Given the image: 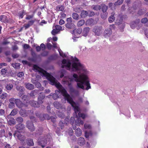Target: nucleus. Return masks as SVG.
Wrapping results in <instances>:
<instances>
[{
  "label": "nucleus",
  "instance_id": "6e6d98bb",
  "mask_svg": "<svg viewBox=\"0 0 148 148\" xmlns=\"http://www.w3.org/2000/svg\"><path fill=\"white\" fill-rule=\"evenodd\" d=\"M17 113V111L15 109H13L10 113V115L14 116Z\"/></svg>",
  "mask_w": 148,
  "mask_h": 148
},
{
  "label": "nucleus",
  "instance_id": "49530a36",
  "mask_svg": "<svg viewBox=\"0 0 148 148\" xmlns=\"http://www.w3.org/2000/svg\"><path fill=\"white\" fill-rule=\"evenodd\" d=\"M101 4L99 5H95L93 6V9L96 11L100 10Z\"/></svg>",
  "mask_w": 148,
  "mask_h": 148
},
{
  "label": "nucleus",
  "instance_id": "6e6552de",
  "mask_svg": "<svg viewBox=\"0 0 148 148\" xmlns=\"http://www.w3.org/2000/svg\"><path fill=\"white\" fill-rule=\"evenodd\" d=\"M102 27L101 26H95L92 29V31L96 35L100 36L102 32Z\"/></svg>",
  "mask_w": 148,
  "mask_h": 148
},
{
  "label": "nucleus",
  "instance_id": "58836bf2",
  "mask_svg": "<svg viewBox=\"0 0 148 148\" xmlns=\"http://www.w3.org/2000/svg\"><path fill=\"white\" fill-rule=\"evenodd\" d=\"M24 11L23 10L19 12L18 14V16H19V18H23L24 16Z\"/></svg>",
  "mask_w": 148,
  "mask_h": 148
},
{
  "label": "nucleus",
  "instance_id": "c03bdc74",
  "mask_svg": "<svg viewBox=\"0 0 148 148\" xmlns=\"http://www.w3.org/2000/svg\"><path fill=\"white\" fill-rule=\"evenodd\" d=\"M45 97V94L41 92L38 97V100H43L44 99Z\"/></svg>",
  "mask_w": 148,
  "mask_h": 148
},
{
  "label": "nucleus",
  "instance_id": "a878e982",
  "mask_svg": "<svg viewBox=\"0 0 148 148\" xmlns=\"http://www.w3.org/2000/svg\"><path fill=\"white\" fill-rule=\"evenodd\" d=\"M25 85L26 88L28 90H32L34 88V86L32 84L29 83H25Z\"/></svg>",
  "mask_w": 148,
  "mask_h": 148
},
{
  "label": "nucleus",
  "instance_id": "c85d7f7f",
  "mask_svg": "<svg viewBox=\"0 0 148 148\" xmlns=\"http://www.w3.org/2000/svg\"><path fill=\"white\" fill-rule=\"evenodd\" d=\"M8 124L10 125H15L16 124V121L13 118H11L8 121Z\"/></svg>",
  "mask_w": 148,
  "mask_h": 148
},
{
  "label": "nucleus",
  "instance_id": "4d7b16f0",
  "mask_svg": "<svg viewBox=\"0 0 148 148\" xmlns=\"http://www.w3.org/2000/svg\"><path fill=\"white\" fill-rule=\"evenodd\" d=\"M56 59V56L54 55H52L49 57L48 59L49 61L54 60Z\"/></svg>",
  "mask_w": 148,
  "mask_h": 148
},
{
  "label": "nucleus",
  "instance_id": "1a4fd4ad",
  "mask_svg": "<svg viewBox=\"0 0 148 148\" xmlns=\"http://www.w3.org/2000/svg\"><path fill=\"white\" fill-rule=\"evenodd\" d=\"M15 103L17 106L20 108H21L23 107H27V106L25 104L23 103L22 102L18 99H15Z\"/></svg>",
  "mask_w": 148,
  "mask_h": 148
},
{
  "label": "nucleus",
  "instance_id": "5701e85b",
  "mask_svg": "<svg viewBox=\"0 0 148 148\" xmlns=\"http://www.w3.org/2000/svg\"><path fill=\"white\" fill-rule=\"evenodd\" d=\"M85 140L82 137H80L78 139V143L80 146H82L85 144Z\"/></svg>",
  "mask_w": 148,
  "mask_h": 148
},
{
  "label": "nucleus",
  "instance_id": "680f3d73",
  "mask_svg": "<svg viewBox=\"0 0 148 148\" xmlns=\"http://www.w3.org/2000/svg\"><path fill=\"white\" fill-rule=\"evenodd\" d=\"M66 71L64 69H63L61 71L60 75V77L61 78H62L64 77V74L66 73Z\"/></svg>",
  "mask_w": 148,
  "mask_h": 148
},
{
  "label": "nucleus",
  "instance_id": "bb28decb",
  "mask_svg": "<svg viewBox=\"0 0 148 148\" xmlns=\"http://www.w3.org/2000/svg\"><path fill=\"white\" fill-rule=\"evenodd\" d=\"M56 10L57 11H63L64 9V7L63 5H57L56 7Z\"/></svg>",
  "mask_w": 148,
  "mask_h": 148
},
{
  "label": "nucleus",
  "instance_id": "b1692460",
  "mask_svg": "<svg viewBox=\"0 0 148 148\" xmlns=\"http://www.w3.org/2000/svg\"><path fill=\"white\" fill-rule=\"evenodd\" d=\"M43 130L42 127H39L37 129L36 132V135L38 136L42 134Z\"/></svg>",
  "mask_w": 148,
  "mask_h": 148
},
{
  "label": "nucleus",
  "instance_id": "72a5a7b5",
  "mask_svg": "<svg viewBox=\"0 0 148 148\" xmlns=\"http://www.w3.org/2000/svg\"><path fill=\"white\" fill-rule=\"evenodd\" d=\"M92 135V133L91 131H86L85 132V136L87 138H88L89 136H91Z\"/></svg>",
  "mask_w": 148,
  "mask_h": 148
},
{
  "label": "nucleus",
  "instance_id": "f3484780",
  "mask_svg": "<svg viewBox=\"0 0 148 148\" xmlns=\"http://www.w3.org/2000/svg\"><path fill=\"white\" fill-rule=\"evenodd\" d=\"M73 104L75 106H77L75 104V102H74V103H73ZM77 107L79 108L78 111L77 112H76V113L75 112V113L73 114V116H74V115H75V114L76 115L78 113V116H79L78 117L79 118H81V117H82L83 119H84L85 118V115L84 114L81 113H80V112H79V108L78 106H77Z\"/></svg>",
  "mask_w": 148,
  "mask_h": 148
},
{
  "label": "nucleus",
  "instance_id": "bf43d9fd",
  "mask_svg": "<svg viewBox=\"0 0 148 148\" xmlns=\"http://www.w3.org/2000/svg\"><path fill=\"white\" fill-rule=\"evenodd\" d=\"M75 30L76 33L79 34H80L82 33V29L81 28H78Z\"/></svg>",
  "mask_w": 148,
  "mask_h": 148
},
{
  "label": "nucleus",
  "instance_id": "603ef678",
  "mask_svg": "<svg viewBox=\"0 0 148 148\" xmlns=\"http://www.w3.org/2000/svg\"><path fill=\"white\" fill-rule=\"evenodd\" d=\"M13 87V86L12 84H9L7 85L6 88L8 90H11L12 89Z\"/></svg>",
  "mask_w": 148,
  "mask_h": 148
},
{
  "label": "nucleus",
  "instance_id": "39448f33",
  "mask_svg": "<svg viewBox=\"0 0 148 148\" xmlns=\"http://www.w3.org/2000/svg\"><path fill=\"white\" fill-rule=\"evenodd\" d=\"M72 18L71 17L66 19L67 23L65 24V26L68 29H74L75 28V25L72 23Z\"/></svg>",
  "mask_w": 148,
  "mask_h": 148
},
{
  "label": "nucleus",
  "instance_id": "c756f323",
  "mask_svg": "<svg viewBox=\"0 0 148 148\" xmlns=\"http://www.w3.org/2000/svg\"><path fill=\"white\" fill-rule=\"evenodd\" d=\"M54 107L56 109H59L61 107L60 103L58 101H55L53 103Z\"/></svg>",
  "mask_w": 148,
  "mask_h": 148
},
{
  "label": "nucleus",
  "instance_id": "69168bd1",
  "mask_svg": "<svg viewBox=\"0 0 148 148\" xmlns=\"http://www.w3.org/2000/svg\"><path fill=\"white\" fill-rule=\"evenodd\" d=\"M58 51L60 56L62 57H66V55H65V54H64L63 55V53L62 51L60 49H58Z\"/></svg>",
  "mask_w": 148,
  "mask_h": 148
},
{
  "label": "nucleus",
  "instance_id": "c9c22d12",
  "mask_svg": "<svg viewBox=\"0 0 148 148\" xmlns=\"http://www.w3.org/2000/svg\"><path fill=\"white\" fill-rule=\"evenodd\" d=\"M72 17L75 20H78L79 19V16L76 13L73 12V13Z\"/></svg>",
  "mask_w": 148,
  "mask_h": 148
},
{
  "label": "nucleus",
  "instance_id": "7c9ffc66",
  "mask_svg": "<svg viewBox=\"0 0 148 148\" xmlns=\"http://www.w3.org/2000/svg\"><path fill=\"white\" fill-rule=\"evenodd\" d=\"M108 14L107 12H101L100 14L101 17L102 19L105 20L107 18Z\"/></svg>",
  "mask_w": 148,
  "mask_h": 148
},
{
  "label": "nucleus",
  "instance_id": "2f4dec72",
  "mask_svg": "<svg viewBox=\"0 0 148 148\" xmlns=\"http://www.w3.org/2000/svg\"><path fill=\"white\" fill-rule=\"evenodd\" d=\"M114 5V3H113L112 2H110L108 3V5L109 8H110V9L112 10H115L116 8V5Z\"/></svg>",
  "mask_w": 148,
  "mask_h": 148
},
{
  "label": "nucleus",
  "instance_id": "7ed1b4c3",
  "mask_svg": "<svg viewBox=\"0 0 148 148\" xmlns=\"http://www.w3.org/2000/svg\"><path fill=\"white\" fill-rule=\"evenodd\" d=\"M36 70L40 73L41 76L45 77L49 81L51 84L55 85L58 88H59L62 86L61 84L56 79L46 71L43 70L42 71H40L38 69H36Z\"/></svg>",
  "mask_w": 148,
  "mask_h": 148
},
{
  "label": "nucleus",
  "instance_id": "393cba45",
  "mask_svg": "<svg viewBox=\"0 0 148 148\" xmlns=\"http://www.w3.org/2000/svg\"><path fill=\"white\" fill-rule=\"evenodd\" d=\"M87 11L82 10L80 16L82 18H85L88 16Z\"/></svg>",
  "mask_w": 148,
  "mask_h": 148
},
{
  "label": "nucleus",
  "instance_id": "f8f14e48",
  "mask_svg": "<svg viewBox=\"0 0 148 148\" xmlns=\"http://www.w3.org/2000/svg\"><path fill=\"white\" fill-rule=\"evenodd\" d=\"M112 31L110 28L105 29L104 33L103 36L105 38L108 37L111 34Z\"/></svg>",
  "mask_w": 148,
  "mask_h": 148
},
{
  "label": "nucleus",
  "instance_id": "f704fd0d",
  "mask_svg": "<svg viewBox=\"0 0 148 148\" xmlns=\"http://www.w3.org/2000/svg\"><path fill=\"white\" fill-rule=\"evenodd\" d=\"M94 19L92 18H91L88 19L86 21V24L89 25H93L94 24Z\"/></svg>",
  "mask_w": 148,
  "mask_h": 148
},
{
  "label": "nucleus",
  "instance_id": "6ab92c4d",
  "mask_svg": "<svg viewBox=\"0 0 148 148\" xmlns=\"http://www.w3.org/2000/svg\"><path fill=\"white\" fill-rule=\"evenodd\" d=\"M147 12L145 8L140 9L138 11L137 14L139 16H141L144 15Z\"/></svg>",
  "mask_w": 148,
  "mask_h": 148
},
{
  "label": "nucleus",
  "instance_id": "338daca9",
  "mask_svg": "<svg viewBox=\"0 0 148 148\" xmlns=\"http://www.w3.org/2000/svg\"><path fill=\"white\" fill-rule=\"evenodd\" d=\"M84 127L85 129H91V126L89 124H84Z\"/></svg>",
  "mask_w": 148,
  "mask_h": 148
},
{
  "label": "nucleus",
  "instance_id": "a18cd8bd",
  "mask_svg": "<svg viewBox=\"0 0 148 148\" xmlns=\"http://www.w3.org/2000/svg\"><path fill=\"white\" fill-rule=\"evenodd\" d=\"M12 65L16 69H18L19 67L20 66V64L18 63H12Z\"/></svg>",
  "mask_w": 148,
  "mask_h": 148
},
{
  "label": "nucleus",
  "instance_id": "a19ab883",
  "mask_svg": "<svg viewBox=\"0 0 148 148\" xmlns=\"http://www.w3.org/2000/svg\"><path fill=\"white\" fill-rule=\"evenodd\" d=\"M123 0H118L116 1L114 3L115 5L118 6L121 5L123 2Z\"/></svg>",
  "mask_w": 148,
  "mask_h": 148
},
{
  "label": "nucleus",
  "instance_id": "79ce46f5",
  "mask_svg": "<svg viewBox=\"0 0 148 148\" xmlns=\"http://www.w3.org/2000/svg\"><path fill=\"white\" fill-rule=\"evenodd\" d=\"M16 121L19 123H21L23 121V119L21 117H18L16 118Z\"/></svg>",
  "mask_w": 148,
  "mask_h": 148
},
{
  "label": "nucleus",
  "instance_id": "ea45409f",
  "mask_svg": "<svg viewBox=\"0 0 148 148\" xmlns=\"http://www.w3.org/2000/svg\"><path fill=\"white\" fill-rule=\"evenodd\" d=\"M65 125L64 123L63 122V120L60 121L59 123V126L61 129H62Z\"/></svg>",
  "mask_w": 148,
  "mask_h": 148
},
{
  "label": "nucleus",
  "instance_id": "5fc2aeb1",
  "mask_svg": "<svg viewBox=\"0 0 148 148\" xmlns=\"http://www.w3.org/2000/svg\"><path fill=\"white\" fill-rule=\"evenodd\" d=\"M148 21V19L147 18L145 17L142 18L141 20V22L142 23H146Z\"/></svg>",
  "mask_w": 148,
  "mask_h": 148
},
{
  "label": "nucleus",
  "instance_id": "09e8293b",
  "mask_svg": "<svg viewBox=\"0 0 148 148\" xmlns=\"http://www.w3.org/2000/svg\"><path fill=\"white\" fill-rule=\"evenodd\" d=\"M115 18L114 15H111L108 18V21L110 23H111L114 20Z\"/></svg>",
  "mask_w": 148,
  "mask_h": 148
},
{
  "label": "nucleus",
  "instance_id": "f257e3e1",
  "mask_svg": "<svg viewBox=\"0 0 148 148\" xmlns=\"http://www.w3.org/2000/svg\"><path fill=\"white\" fill-rule=\"evenodd\" d=\"M71 61L69 59H63L62 61L61 67L65 68L71 72L79 71L78 75L74 73L71 76L65 77L63 80L64 84L68 85L71 94H74L76 96L79 95V91L73 87L71 83L74 81L77 82V88L88 90L91 88L89 81L86 74L87 71L85 66L82 64L76 57H71Z\"/></svg>",
  "mask_w": 148,
  "mask_h": 148
},
{
  "label": "nucleus",
  "instance_id": "4c0bfd02",
  "mask_svg": "<svg viewBox=\"0 0 148 148\" xmlns=\"http://www.w3.org/2000/svg\"><path fill=\"white\" fill-rule=\"evenodd\" d=\"M87 12L88 13V16L89 17L93 16L95 15V13L92 11L88 10Z\"/></svg>",
  "mask_w": 148,
  "mask_h": 148
},
{
  "label": "nucleus",
  "instance_id": "f03ea898",
  "mask_svg": "<svg viewBox=\"0 0 148 148\" xmlns=\"http://www.w3.org/2000/svg\"><path fill=\"white\" fill-rule=\"evenodd\" d=\"M55 93H53V98L55 100H56L59 97L60 94L61 93L63 96L65 100H66L67 102L70 103L72 107L74 108L75 112H77L78 111L79 108L74 105L73 103H74V102L72 98L67 93L66 90L63 89L62 90L59 89V90H56L55 91Z\"/></svg>",
  "mask_w": 148,
  "mask_h": 148
},
{
  "label": "nucleus",
  "instance_id": "4468645a",
  "mask_svg": "<svg viewBox=\"0 0 148 148\" xmlns=\"http://www.w3.org/2000/svg\"><path fill=\"white\" fill-rule=\"evenodd\" d=\"M75 118H77V119H76L75 120V125H83L84 124V122L83 121L81 120V118L78 117L77 114L75 115Z\"/></svg>",
  "mask_w": 148,
  "mask_h": 148
},
{
  "label": "nucleus",
  "instance_id": "ddd939ff",
  "mask_svg": "<svg viewBox=\"0 0 148 148\" xmlns=\"http://www.w3.org/2000/svg\"><path fill=\"white\" fill-rule=\"evenodd\" d=\"M140 21V19L139 18H137L134 21L132 22L130 25L132 29L135 28L139 23Z\"/></svg>",
  "mask_w": 148,
  "mask_h": 148
},
{
  "label": "nucleus",
  "instance_id": "9b49d317",
  "mask_svg": "<svg viewBox=\"0 0 148 148\" xmlns=\"http://www.w3.org/2000/svg\"><path fill=\"white\" fill-rule=\"evenodd\" d=\"M17 132H15L13 134V135L15 137H16V136L17 137L18 139L21 141H24L25 137V136L21 134H18L17 133Z\"/></svg>",
  "mask_w": 148,
  "mask_h": 148
},
{
  "label": "nucleus",
  "instance_id": "412c9836",
  "mask_svg": "<svg viewBox=\"0 0 148 148\" xmlns=\"http://www.w3.org/2000/svg\"><path fill=\"white\" fill-rule=\"evenodd\" d=\"M15 127L18 130H23L25 128V125L23 124L19 123L16 125Z\"/></svg>",
  "mask_w": 148,
  "mask_h": 148
},
{
  "label": "nucleus",
  "instance_id": "e2e57ef3",
  "mask_svg": "<svg viewBox=\"0 0 148 148\" xmlns=\"http://www.w3.org/2000/svg\"><path fill=\"white\" fill-rule=\"evenodd\" d=\"M35 85V86L38 88H40L41 87V85L40 83L38 82V81L36 82L34 84Z\"/></svg>",
  "mask_w": 148,
  "mask_h": 148
},
{
  "label": "nucleus",
  "instance_id": "052dcab7",
  "mask_svg": "<svg viewBox=\"0 0 148 148\" xmlns=\"http://www.w3.org/2000/svg\"><path fill=\"white\" fill-rule=\"evenodd\" d=\"M7 94L6 93H3L1 96V98L3 100H4L7 97Z\"/></svg>",
  "mask_w": 148,
  "mask_h": 148
},
{
  "label": "nucleus",
  "instance_id": "2eb2a0df",
  "mask_svg": "<svg viewBox=\"0 0 148 148\" xmlns=\"http://www.w3.org/2000/svg\"><path fill=\"white\" fill-rule=\"evenodd\" d=\"M0 21L5 23H8L9 22L8 18L4 15L0 16Z\"/></svg>",
  "mask_w": 148,
  "mask_h": 148
},
{
  "label": "nucleus",
  "instance_id": "4be33fe9",
  "mask_svg": "<svg viewBox=\"0 0 148 148\" xmlns=\"http://www.w3.org/2000/svg\"><path fill=\"white\" fill-rule=\"evenodd\" d=\"M30 103L32 106L35 108H38L40 107V105L38 102L36 101H35L34 100H31L30 101Z\"/></svg>",
  "mask_w": 148,
  "mask_h": 148
},
{
  "label": "nucleus",
  "instance_id": "864d4df0",
  "mask_svg": "<svg viewBox=\"0 0 148 148\" xmlns=\"http://www.w3.org/2000/svg\"><path fill=\"white\" fill-rule=\"evenodd\" d=\"M8 70L6 68L3 69L1 70V74L3 75H4L7 73Z\"/></svg>",
  "mask_w": 148,
  "mask_h": 148
},
{
  "label": "nucleus",
  "instance_id": "8fccbe9b",
  "mask_svg": "<svg viewBox=\"0 0 148 148\" xmlns=\"http://www.w3.org/2000/svg\"><path fill=\"white\" fill-rule=\"evenodd\" d=\"M16 89L18 90L19 91V92L23 91L24 90V88L21 86H17Z\"/></svg>",
  "mask_w": 148,
  "mask_h": 148
},
{
  "label": "nucleus",
  "instance_id": "774afa93",
  "mask_svg": "<svg viewBox=\"0 0 148 148\" xmlns=\"http://www.w3.org/2000/svg\"><path fill=\"white\" fill-rule=\"evenodd\" d=\"M60 129L59 128L57 127L56 128L55 132H56V133L58 136L60 134Z\"/></svg>",
  "mask_w": 148,
  "mask_h": 148
},
{
  "label": "nucleus",
  "instance_id": "13d9d810",
  "mask_svg": "<svg viewBox=\"0 0 148 148\" xmlns=\"http://www.w3.org/2000/svg\"><path fill=\"white\" fill-rule=\"evenodd\" d=\"M69 117H67L65 119L64 121H63V122L64 123V124H65V125H66L69 122Z\"/></svg>",
  "mask_w": 148,
  "mask_h": 148
},
{
  "label": "nucleus",
  "instance_id": "e433bc0d",
  "mask_svg": "<svg viewBox=\"0 0 148 148\" xmlns=\"http://www.w3.org/2000/svg\"><path fill=\"white\" fill-rule=\"evenodd\" d=\"M85 23L84 20V19L81 20L79 21L77 23V26L78 27H81Z\"/></svg>",
  "mask_w": 148,
  "mask_h": 148
},
{
  "label": "nucleus",
  "instance_id": "423d86ee",
  "mask_svg": "<svg viewBox=\"0 0 148 148\" xmlns=\"http://www.w3.org/2000/svg\"><path fill=\"white\" fill-rule=\"evenodd\" d=\"M123 18L122 16L119 17L116 20L115 22V24L117 25H119V28L121 32L123 31V29L125 27V24L123 23Z\"/></svg>",
  "mask_w": 148,
  "mask_h": 148
},
{
  "label": "nucleus",
  "instance_id": "0eeeda50",
  "mask_svg": "<svg viewBox=\"0 0 148 148\" xmlns=\"http://www.w3.org/2000/svg\"><path fill=\"white\" fill-rule=\"evenodd\" d=\"M26 126L30 131L32 132L35 130V128L34 126L32 121H31L29 120L27 121Z\"/></svg>",
  "mask_w": 148,
  "mask_h": 148
},
{
  "label": "nucleus",
  "instance_id": "dca6fc26",
  "mask_svg": "<svg viewBox=\"0 0 148 148\" xmlns=\"http://www.w3.org/2000/svg\"><path fill=\"white\" fill-rule=\"evenodd\" d=\"M25 143L27 145L29 146H32L34 145L33 140L31 138H28L26 139Z\"/></svg>",
  "mask_w": 148,
  "mask_h": 148
},
{
  "label": "nucleus",
  "instance_id": "cd10ccee",
  "mask_svg": "<svg viewBox=\"0 0 148 148\" xmlns=\"http://www.w3.org/2000/svg\"><path fill=\"white\" fill-rule=\"evenodd\" d=\"M38 93V91L37 90H34L32 91L29 94L30 96L32 98H34L35 96L37 95Z\"/></svg>",
  "mask_w": 148,
  "mask_h": 148
},
{
  "label": "nucleus",
  "instance_id": "de8ad7c7",
  "mask_svg": "<svg viewBox=\"0 0 148 148\" xmlns=\"http://www.w3.org/2000/svg\"><path fill=\"white\" fill-rule=\"evenodd\" d=\"M43 118L45 119L49 120L50 119V117L47 114H43Z\"/></svg>",
  "mask_w": 148,
  "mask_h": 148
},
{
  "label": "nucleus",
  "instance_id": "3c124183",
  "mask_svg": "<svg viewBox=\"0 0 148 148\" xmlns=\"http://www.w3.org/2000/svg\"><path fill=\"white\" fill-rule=\"evenodd\" d=\"M57 115L59 117L63 119L64 117V115L61 112H58L57 114Z\"/></svg>",
  "mask_w": 148,
  "mask_h": 148
},
{
  "label": "nucleus",
  "instance_id": "473e14b6",
  "mask_svg": "<svg viewBox=\"0 0 148 148\" xmlns=\"http://www.w3.org/2000/svg\"><path fill=\"white\" fill-rule=\"evenodd\" d=\"M75 134L77 136H81L82 134V130L79 128H78L75 131Z\"/></svg>",
  "mask_w": 148,
  "mask_h": 148
},
{
  "label": "nucleus",
  "instance_id": "20e7f679",
  "mask_svg": "<svg viewBox=\"0 0 148 148\" xmlns=\"http://www.w3.org/2000/svg\"><path fill=\"white\" fill-rule=\"evenodd\" d=\"M52 140V138L49 135L46 136L45 137L40 138L38 140V145L44 148L48 142L50 143ZM49 143L48 144H49Z\"/></svg>",
  "mask_w": 148,
  "mask_h": 148
},
{
  "label": "nucleus",
  "instance_id": "0e129e2a",
  "mask_svg": "<svg viewBox=\"0 0 148 148\" xmlns=\"http://www.w3.org/2000/svg\"><path fill=\"white\" fill-rule=\"evenodd\" d=\"M22 99L23 101H26L28 99V97L27 95H23L22 97Z\"/></svg>",
  "mask_w": 148,
  "mask_h": 148
},
{
  "label": "nucleus",
  "instance_id": "a211bd4d",
  "mask_svg": "<svg viewBox=\"0 0 148 148\" xmlns=\"http://www.w3.org/2000/svg\"><path fill=\"white\" fill-rule=\"evenodd\" d=\"M90 30V28L88 27L84 28L82 32L83 36L85 37L87 36L89 33Z\"/></svg>",
  "mask_w": 148,
  "mask_h": 148
},
{
  "label": "nucleus",
  "instance_id": "aec40b11",
  "mask_svg": "<svg viewBox=\"0 0 148 148\" xmlns=\"http://www.w3.org/2000/svg\"><path fill=\"white\" fill-rule=\"evenodd\" d=\"M108 8V6L104 3L101 4L100 10H101L102 12H107V10Z\"/></svg>",
  "mask_w": 148,
  "mask_h": 148
},
{
  "label": "nucleus",
  "instance_id": "37998d69",
  "mask_svg": "<svg viewBox=\"0 0 148 148\" xmlns=\"http://www.w3.org/2000/svg\"><path fill=\"white\" fill-rule=\"evenodd\" d=\"M75 120L74 117L72 116L71 117L70 120V124L72 125V126H73V124L74 125H75Z\"/></svg>",
  "mask_w": 148,
  "mask_h": 148
},
{
  "label": "nucleus",
  "instance_id": "9d476101",
  "mask_svg": "<svg viewBox=\"0 0 148 148\" xmlns=\"http://www.w3.org/2000/svg\"><path fill=\"white\" fill-rule=\"evenodd\" d=\"M31 54L32 58L30 59V60L32 62H35L37 61L38 58H40V55H37L32 50L31 51Z\"/></svg>",
  "mask_w": 148,
  "mask_h": 148
}]
</instances>
